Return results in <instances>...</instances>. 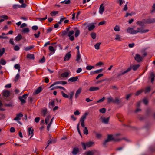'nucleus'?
Here are the masks:
<instances>
[{"instance_id": "nucleus-43", "label": "nucleus", "mask_w": 155, "mask_h": 155, "mask_svg": "<svg viewBox=\"0 0 155 155\" xmlns=\"http://www.w3.org/2000/svg\"><path fill=\"white\" fill-rule=\"evenodd\" d=\"M12 8L13 9H16L20 8V5L18 4H14L13 5Z\"/></svg>"}, {"instance_id": "nucleus-38", "label": "nucleus", "mask_w": 155, "mask_h": 155, "mask_svg": "<svg viewBox=\"0 0 155 155\" xmlns=\"http://www.w3.org/2000/svg\"><path fill=\"white\" fill-rule=\"evenodd\" d=\"M49 107L50 108H52L55 105L54 101H52L49 103Z\"/></svg>"}, {"instance_id": "nucleus-1", "label": "nucleus", "mask_w": 155, "mask_h": 155, "mask_svg": "<svg viewBox=\"0 0 155 155\" xmlns=\"http://www.w3.org/2000/svg\"><path fill=\"white\" fill-rule=\"evenodd\" d=\"M140 66V65L139 64L130 66L126 70L124 71H121L119 73H118L117 74V77H119L128 72L130 71L132 69L133 71H135Z\"/></svg>"}, {"instance_id": "nucleus-51", "label": "nucleus", "mask_w": 155, "mask_h": 155, "mask_svg": "<svg viewBox=\"0 0 155 155\" xmlns=\"http://www.w3.org/2000/svg\"><path fill=\"white\" fill-rule=\"evenodd\" d=\"M74 31H73V30L70 31L68 33V36L69 37H70L71 36H72V35L73 34H74Z\"/></svg>"}, {"instance_id": "nucleus-40", "label": "nucleus", "mask_w": 155, "mask_h": 155, "mask_svg": "<svg viewBox=\"0 0 155 155\" xmlns=\"http://www.w3.org/2000/svg\"><path fill=\"white\" fill-rule=\"evenodd\" d=\"M29 31V29L28 28H23L22 30V32L24 33H28Z\"/></svg>"}, {"instance_id": "nucleus-19", "label": "nucleus", "mask_w": 155, "mask_h": 155, "mask_svg": "<svg viewBox=\"0 0 155 155\" xmlns=\"http://www.w3.org/2000/svg\"><path fill=\"white\" fill-rule=\"evenodd\" d=\"M47 114V109L46 108L43 109L41 113V115L43 117H45L46 115Z\"/></svg>"}, {"instance_id": "nucleus-15", "label": "nucleus", "mask_w": 155, "mask_h": 155, "mask_svg": "<svg viewBox=\"0 0 155 155\" xmlns=\"http://www.w3.org/2000/svg\"><path fill=\"white\" fill-rule=\"evenodd\" d=\"M154 77H155V74L153 72H151L150 74V77H149V78L150 79L151 82L152 83H153L154 79Z\"/></svg>"}, {"instance_id": "nucleus-20", "label": "nucleus", "mask_w": 155, "mask_h": 155, "mask_svg": "<svg viewBox=\"0 0 155 155\" xmlns=\"http://www.w3.org/2000/svg\"><path fill=\"white\" fill-rule=\"evenodd\" d=\"M8 17L6 15L1 16H0V18H2V19H0V22L3 21L5 19H8Z\"/></svg>"}, {"instance_id": "nucleus-56", "label": "nucleus", "mask_w": 155, "mask_h": 155, "mask_svg": "<svg viewBox=\"0 0 155 155\" xmlns=\"http://www.w3.org/2000/svg\"><path fill=\"white\" fill-rule=\"evenodd\" d=\"M152 9L151 10V13H152L155 11V3L153 4L152 7Z\"/></svg>"}, {"instance_id": "nucleus-45", "label": "nucleus", "mask_w": 155, "mask_h": 155, "mask_svg": "<svg viewBox=\"0 0 155 155\" xmlns=\"http://www.w3.org/2000/svg\"><path fill=\"white\" fill-rule=\"evenodd\" d=\"M74 95V92L73 91H71L70 93L69 99L71 101H72L73 97Z\"/></svg>"}, {"instance_id": "nucleus-44", "label": "nucleus", "mask_w": 155, "mask_h": 155, "mask_svg": "<svg viewBox=\"0 0 155 155\" xmlns=\"http://www.w3.org/2000/svg\"><path fill=\"white\" fill-rule=\"evenodd\" d=\"M5 49L4 48H3L2 49H0V56H2L4 53Z\"/></svg>"}, {"instance_id": "nucleus-60", "label": "nucleus", "mask_w": 155, "mask_h": 155, "mask_svg": "<svg viewBox=\"0 0 155 155\" xmlns=\"http://www.w3.org/2000/svg\"><path fill=\"white\" fill-rule=\"evenodd\" d=\"M96 137L97 138H100L102 136V134L98 133H96Z\"/></svg>"}, {"instance_id": "nucleus-9", "label": "nucleus", "mask_w": 155, "mask_h": 155, "mask_svg": "<svg viewBox=\"0 0 155 155\" xmlns=\"http://www.w3.org/2000/svg\"><path fill=\"white\" fill-rule=\"evenodd\" d=\"M113 140L114 138L113 136L111 135H108L107 136V139L104 142L103 144L105 146L107 142L111 141Z\"/></svg>"}, {"instance_id": "nucleus-16", "label": "nucleus", "mask_w": 155, "mask_h": 155, "mask_svg": "<svg viewBox=\"0 0 155 155\" xmlns=\"http://www.w3.org/2000/svg\"><path fill=\"white\" fill-rule=\"evenodd\" d=\"M2 94L4 96L8 97L9 95L10 92L8 90H4L3 91Z\"/></svg>"}, {"instance_id": "nucleus-31", "label": "nucleus", "mask_w": 155, "mask_h": 155, "mask_svg": "<svg viewBox=\"0 0 155 155\" xmlns=\"http://www.w3.org/2000/svg\"><path fill=\"white\" fill-rule=\"evenodd\" d=\"M109 117L107 118H103L102 119L103 122L105 124L108 123L109 121Z\"/></svg>"}, {"instance_id": "nucleus-47", "label": "nucleus", "mask_w": 155, "mask_h": 155, "mask_svg": "<svg viewBox=\"0 0 155 155\" xmlns=\"http://www.w3.org/2000/svg\"><path fill=\"white\" fill-rule=\"evenodd\" d=\"M61 93L62 94V96L66 98H69V96L68 95L66 94L65 93H64L63 91H61Z\"/></svg>"}, {"instance_id": "nucleus-35", "label": "nucleus", "mask_w": 155, "mask_h": 155, "mask_svg": "<svg viewBox=\"0 0 155 155\" xmlns=\"http://www.w3.org/2000/svg\"><path fill=\"white\" fill-rule=\"evenodd\" d=\"M115 40H118V41H121V37L119 35H116Z\"/></svg>"}, {"instance_id": "nucleus-24", "label": "nucleus", "mask_w": 155, "mask_h": 155, "mask_svg": "<svg viewBox=\"0 0 155 155\" xmlns=\"http://www.w3.org/2000/svg\"><path fill=\"white\" fill-rule=\"evenodd\" d=\"M28 134L29 135H31L30 138H31L33 135L34 130L31 129V127H29L28 128Z\"/></svg>"}, {"instance_id": "nucleus-61", "label": "nucleus", "mask_w": 155, "mask_h": 155, "mask_svg": "<svg viewBox=\"0 0 155 155\" xmlns=\"http://www.w3.org/2000/svg\"><path fill=\"white\" fill-rule=\"evenodd\" d=\"M40 34V31H38L37 34H35L34 35L35 38H38L39 37Z\"/></svg>"}, {"instance_id": "nucleus-12", "label": "nucleus", "mask_w": 155, "mask_h": 155, "mask_svg": "<svg viewBox=\"0 0 155 155\" xmlns=\"http://www.w3.org/2000/svg\"><path fill=\"white\" fill-rule=\"evenodd\" d=\"M104 4L103 3H102L100 6L99 8V13L101 14L102 15L104 11Z\"/></svg>"}, {"instance_id": "nucleus-57", "label": "nucleus", "mask_w": 155, "mask_h": 155, "mask_svg": "<svg viewBox=\"0 0 155 155\" xmlns=\"http://www.w3.org/2000/svg\"><path fill=\"white\" fill-rule=\"evenodd\" d=\"M150 87H147L145 88V92L146 93L149 92L150 91Z\"/></svg>"}, {"instance_id": "nucleus-37", "label": "nucleus", "mask_w": 155, "mask_h": 155, "mask_svg": "<svg viewBox=\"0 0 155 155\" xmlns=\"http://www.w3.org/2000/svg\"><path fill=\"white\" fill-rule=\"evenodd\" d=\"M0 64L2 65H5L6 64L5 61L3 59H1L0 61Z\"/></svg>"}, {"instance_id": "nucleus-10", "label": "nucleus", "mask_w": 155, "mask_h": 155, "mask_svg": "<svg viewBox=\"0 0 155 155\" xmlns=\"http://www.w3.org/2000/svg\"><path fill=\"white\" fill-rule=\"evenodd\" d=\"M143 58V57L141 56L138 54H136L134 57L135 60L137 62H140L142 61Z\"/></svg>"}, {"instance_id": "nucleus-63", "label": "nucleus", "mask_w": 155, "mask_h": 155, "mask_svg": "<svg viewBox=\"0 0 155 155\" xmlns=\"http://www.w3.org/2000/svg\"><path fill=\"white\" fill-rule=\"evenodd\" d=\"M119 99L117 97L115 98V99H114V102L116 103H119Z\"/></svg>"}, {"instance_id": "nucleus-33", "label": "nucleus", "mask_w": 155, "mask_h": 155, "mask_svg": "<svg viewBox=\"0 0 155 155\" xmlns=\"http://www.w3.org/2000/svg\"><path fill=\"white\" fill-rule=\"evenodd\" d=\"M34 47V46L33 45L30 46L28 47H27L25 48V51H28L29 50L32 48H33Z\"/></svg>"}, {"instance_id": "nucleus-49", "label": "nucleus", "mask_w": 155, "mask_h": 155, "mask_svg": "<svg viewBox=\"0 0 155 155\" xmlns=\"http://www.w3.org/2000/svg\"><path fill=\"white\" fill-rule=\"evenodd\" d=\"M80 33V31L79 30H77L75 33V36L76 37H78Z\"/></svg>"}, {"instance_id": "nucleus-22", "label": "nucleus", "mask_w": 155, "mask_h": 155, "mask_svg": "<svg viewBox=\"0 0 155 155\" xmlns=\"http://www.w3.org/2000/svg\"><path fill=\"white\" fill-rule=\"evenodd\" d=\"M42 87L41 86L39 87L36 90L35 92L33 93V94H39L42 91Z\"/></svg>"}, {"instance_id": "nucleus-3", "label": "nucleus", "mask_w": 155, "mask_h": 155, "mask_svg": "<svg viewBox=\"0 0 155 155\" xmlns=\"http://www.w3.org/2000/svg\"><path fill=\"white\" fill-rule=\"evenodd\" d=\"M155 22V18H148L143 20L142 21H138L137 22V25L143 26L144 23H151Z\"/></svg>"}, {"instance_id": "nucleus-6", "label": "nucleus", "mask_w": 155, "mask_h": 155, "mask_svg": "<svg viewBox=\"0 0 155 155\" xmlns=\"http://www.w3.org/2000/svg\"><path fill=\"white\" fill-rule=\"evenodd\" d=\"M23 116V115L21 113L17 114H16V117L14 118V120L17 121L18 123L21 124V123L19 120H21V118Z\"/></svg>"}, {"instance_id": "nucleus-23", "label": "nucleus", "mask_w": 155, "mask_h": 155, "mask_svg": "<svg viewBox=\"0 0 155 155\" xmlns=\"http://www.w3.org/2000/svg\"><path fill=\"white\" fill-rule=\"evenodd\" d=\"M88 114V113L87 112H85V113H84L83 115L81 117L80 120L84 121L85 120V119L87 117V115Z\"/></svg>"}, {"instance_id": "nucleus-30", "label": "nucleus", "mask_w": 155, "mask_h": 155, "mask_svg": "<svg viewBox=\"0 0 155 155\" xmlns=\"http://www.w3.org/2000/svg\"><path fill=\"white\" fill-rule=\"evenodd\" d=\"M27 58L31 59H34V55L33 54H28L27 55Z\"/></svg>"}, {"instance_id": "nucleus-50", "label": "nucleus", "mask_w": 155, "mask_h": 155, "mask_svg": "<svg viewBox=\"0 0 155 155\" xmlns=\"http://www.w3.org/2000/svg\"><path fill=\"white\" fill-rule=\"evenodd\" d=\"M58 11H53L51 13V15L52 16H55L58 13Z\"/></svg>"}, {"instance_id": "nucleus-28", "label": "nucleus", "mask_w": 155, "mask_h": 155, "mask_svg": "<svg viewBox=\"0 0 155 155\" xmlns=\"http://www.w3.org/2000/svg\"><path fill=\"white\" fill-rule=\"evenodd\" d=\"M54 118V117H53L51 119L50 123L48 124L47 126V129L48 131L49 130L50 127L52 123L53 122Z\"/></svg>"}, {"instance_id": "nucleus-58", "label": "nucleus", "mask_w": 155, "mask_h": 155, "mask_svg": "<svg viewBox=\"0 0 155 155\" xmlns=\"http://www.w3.org/2000/svg\"><path fill=\"white\" fill-rule=\"evenodd\" d=\"M107 100L109 102H114V99L110 97L107 98Z\"/></svg>"}, {"instance_id": "nucleus-41", "label": "nucleus", "mask_w": 155, "mask_h": 155, "mask_svg": "<svg viewBox=\"0 0 155 155\" xmlns=\"http://www.w3.org/2000/svg\"><path fill=\"white\" fill-rule=\"evenodd\" d=\"M114 30L116 31H119L120 30V27L118 25H116L114 28Z\"/></svg>"}, {"instance_id": "nucleus-27", "label": "nucleus", "mask_w": 155, "mask_h": 155, "mask_svg": "<svg viewBox=\"0 0 155 155\" xmlns=\"http://www.w3.org/2000/svg\"><path fill=\"white\" fill-rule=\"evenodd\" d=\"M51 118V115L50 114H48L45 119V123L46 124H48L49 121L50 119Z\"/></svg>"}, {"instance_id": "nucleus-34", "label": "nucleus", "mask_w": 155, "mask_h": 155, "mask_svg": "<svg viewBox=\"0 0 155 155\" xmlns=\"http://www.w3.org/2000/svg\"><path fill=\"white\" fill-rule=\"evenodd\" d=\"M91 36L93 39H95L96 37V34L95 33L93 32L91 34Z\"/></svg>"}, {"instance_id": "nucleus-14", "label": "nucleus", "mask_w": 155, "mask_h": 155, "mask_svg": "<svg viewBox=\"0 0 155 155\" xmlns=\"http://www.w3.org/2000/svg\"><path fill=\"white\" fill-rule=\"evenodd\" d=\"M82 89V88L80 87L76 91L74 97L75 99H77Z\"/></svg>"}, {"instance_id": "nucleus-8", "label": "nucleus", "mask_w": 155, "mask_h": 155, "mask_svg": "<svg viewBox=\"0 0 155 155\" xmlns=\"http://www.w3.org/2000/svg\"><path fill=\"white\" fill-rule=\"evenodd\" d=\"M28 95V94H25L23 95L22 96H19V99L21 101V103H25V99L27 98Z\"/></svg>"}, {"instance_id": "nucleus-5", "label": "nucleus", "mask_w": 155, "mask_h": 155, "mask_svg": "<svg viewBox=\"0 0 155 155\" xmlns=\"http://www.w3.org/2000/svg\"><path fill=\"white\" fill-rule=\"evenodd\" d=\"M98 153V151L96 150H89L84 153L85 155H96Z\"/></svg>"}, {"instance_id": "nucleus-11", "label": "nucleus", "mask_w": 155, "mask_h": 155, "mask_svg": "<svg viewBox=\"0 0 155 155\" xmlns=\"http://www.w3.org/2000/svg\"><path fill=\"white\" fill-rule=\"evenodd\" d=\"M67 84V82L65 81H60L54 82L53 84L50 86V87H53L54 85L58 84H61L64 85Z\"/></svg>"}, {"instance_id": "nucleus-39", "label": "nucleus", "mask_w": 155, "mask_h": 155, "mask_svg": "<svg viewBox=\"0 0 155 155\" xmlns=\"http://www.w3.org/2000/svg\"><path fill=\"white\" fill-rule=\"evenodd\" d=\"M141 54L143 55V57H144V56H145L147 55V53L145 51V50H141Z\"/></svg>"}, {"instance_id": "nucleus-29", "label": "nucleus", "mask_w": 155, "mask_h": 155, "mask_svg": "<svg viewBox=\"0 0 155 155\" xmlns=\"http://www.w3.org/2000/svg\"><path fill=\"white\" fill-rule=\"evenodd\" d=\"M79 149L78 148H74L72 152V154L74 155H75L77 154L78 153V152Z\"/></svg>"}, {"instance_id": "nucleus-53", "label": "nucleus", "mask_w": 155, "mask_h": 155, "mask_svg": "<svg viewBox=\"0 0 155 155\" xmlns=\"http://www.w3.org/2000/svg\"><path fill=\"white\" fill-rule=\"evenodd\" d=\"M94 67V66H87L86 67V69L87 70H90Z\"/></svg>"}, {"instance_id": "nucleus-4", "label": "nucleus", "mask_w": 155, "mask_h": 155, "mask_svg": "<svg viewBox=\"0 0 155 155\" xmlns=\"http://www.w3.org/2000/svg\"><path fill=\"white\" fill-rule=\"evenodd\" d=\"M94 144V142L92 141H89L84 143L83 142H81V144L84 150H85L86 149V147H90L92 146Z\"/></svg>"}, {"instance_id": "nucleus-18", "label": "nucleus", "mask_w": 155, "mask_h": 155, "mask_svg": "<svg viewBox=\"0 0 155 155\" xmlns=\"http://www.w3.org/2000/svg\"><path fill=\"white\" fill-rule=\"evenodd\" d=\"M70 74V71L66 72L64 73H62L61 74V77L62 78H67Z\"/></svg>"}, {"instance_id": "nucleus-25", "label": "nucleus", "mask_w": 155, "mask_h": 155, "mask_svg": "<svg viewBox=\"0 0 155 155\" xmlns=\"http://www.w3.org/2000/svg\"><path fill=\"white\" fill-rule=\"evenodd\" d=\"M78 78V76L70 78L68 79V81L72 82H75L77 81Z\"/></svg>"}, {"instance_id": "nucleus-7", "label": "nucleus", "mask_w": 155, "mask_h": 155, "mask_svg": "<svg viewBox=\"0 0 155 155\" xmlns=\"http://www.w3.org/2000/svg\"><path fill=\"white\" fill-rule=\"evenodd\" d=\"M95 25L92 24H88L87 26L85 27L84 29L85 30H86L87 28H88L89 31H91L94 30L95 28Z\"/></svg>"}, {"instance_id": "nucleus-2", "label": "nucleus", "mask_w": 155, "mask_h": 155, "mask_svg": "<svg viewBox=\"0 0 155 155\" xmlns=\"http://www.w3.org/2000/svg\"><path fill=\"white\" fill-rule=\"evenodd\" d=\"M134 28L135 27L133 28L130 27L127 30V32L131 34H135L139 32L141 33H145L148 32L149 31L148 29H143L139 28H137V30H134Z\"/></svg>"}, {"instance_id": "nucleus-17", "label": "nucleus", "mask_w": 155, "mask_h": 155, "mask_svg": "<svg viewBox=\"0 0 155 155\" xmlns=\"http://www.w3.org/2000/svg\"><path fill=\"white\" fill-rule=\"evenodd\" d=\"M99 89V87L92 86L90 87L89 91H93L98 90Z\"/></svg>"}, {"instance_id": "nucleus-55", "label": "nucleus", "mask_w": 155, "mask_h": 155, "mask_svg": "<svg viewBox=\"0 0 155 155\" xmlns=\"http://www.w3.org/2000/svg\"><path fill=\"white\" fill-rule=\"evenodd\" d=\"M3 106V104H2V101L0 100V110L3 111L5 110V109L2 107Z\"/></svg>"}, {"instance_id": "nucleus-52", "label": "nucleus", "mask_w": 155, "mask_h": 155, "mask_svg": "<svg viewBox=\"0 0 155 155\" xmlns=\"http://www.w3.org/2000/svg\"><path fill=\"white\" fill-rule=\"evenodd\" d=\"M45 58L43 56L42 58L39 60V62L40 63H42L45 62Z\"/></svg>"}, {"instance_id": "nucleus-59", "label": "nucleus", "mask_w": 155, "mask_h": 155, "mask_svg": "<svg viewBox=\"0 0 155 155\" xmlns=\"http://www.w3.org/2000/svg\"><path fill=\"white\" fill-rule=\"evenodd\" d=\"M9 43L12 44V45H15V43L13 38H11L9 40Z\"/></svg>"}, {"instance_id": "nucleus-26", "label": "nucleus", "mask_w": 155, "mask_h": 155, "mask_svg": "<svg viewBox=\"0 0 155 155\" xmlns=\"http://www.w3.org/2000/svg\"><path fill=\"white\" fill-rule=\"evenodd\" d=\"M81 60V55L79 51H78V52L76 60L78 62H80Z\"/></svg>"}, {"instance_id": "nucleus-13", "label": "nucleus", "mask_w": 155, "mask_h": 155, "mask_svg": "<svg viewBox=\"0 0 155 155\" xmlns=\"http://www.w3.org/2000/svg\"><path fill=\"white\" fill-rule=\"evenodd\" d=\"M49 50L51 52L49 54V56L53 54L55 51L56 49L52 46H50L49 47Z\"/></svg>"}, {"instance_id": "nucleus-32", "label": "nucleus", "mask_w": 155, "mask_h": 155, "mask_svg": "<svg viewBox=\"0 0 155 155\" xmlns=\"http://www.w3.org/2000/svg\"><path fill=\"white\" fill-rule=\"evenodd\" d=\"M22 38V36L21 35L18 34V35L15 38V40L16 41H18Z\"/></svg>"}, {"instance_id": "nucleus-46", "label": "nucleus", "mask_w": 155, "mask_h": 155, "mask_svg": "<svg viewBox=\"0 0 155 155\" xmlns=\"http://www.w3.org/2000/svg\"><path fill=\"white\" fill-rule=\"evenodd\" d=\"M143 90L142 89H140L137 91L135 93V95L136 96L138 95L140 93H141L143 91Z\"/></svg>"}, {"instance_id": "nucleus-36", "label": "nucleus", "mask_w": 155, "mask_h": 155, "mask_svg": "<svg viewBox=\"0 0 155 155\" xmlns=\"http://www.w3.org/2000/svg\"><path fill=\"white\" fill-rule=\"evenodd\" d=\"M101 44L100 43H97L94 45V47L96 49L98 50L100 49V46Z\"/></svg>"}, {"instance_id": "nucleus-62", "label": "nucleus", "mask_w": 155, "mask_h": 155, "mask_svg": "<svg viewBox=\"0 0 155 155\" xmlns=\"http://www.w3.org/2000/svg\"><path fill=\"white\" fill-rule=\"evenodd\" d=\"M102 69H100L98 70H97L95 71H94V72L93 73H99L101 72L102 71Z\"/></svg>"}, {"instance_id": "nucleus-42", "label": "nucleus", "mask_w": 155, "mask_h": 155, "mask_svg": "<svg viewBox=\"0 0 155 155\" xmlns=\"http://www.w3.org/2000/svg\"><path fill=\"white\" fill-rule=\"evenodd\" d=\"M83 132L86 135H87L88 134V130L87 128L86 127H84L83 130Z\"/></svg>"}, {"instance_id": "nucleus-64", "label": "nucleus", "mask_w": 155, "mask_h": 155, "mask_svg": "<svg viewBox=\"0 0 155 155\" xmlns=\"http://www.w3.org/2000/svg\"><path fill=\"white\" fill-rule=\"evenodd\" d=\"M14 49L15 51H18L20 49V47L18 45H16L14 47Z\"/></svg>"}, {"instance_id": "nucleus-48", "label": "nucleus", "mask_w": 155, "mask_h": 155, "mask_svg": "<svg viewBox=\"0 0 155 155\" xmlns=\"http://www.w3.org/2000/svg\"><path fill=\"white\" fill-rule=\"evenodd\" d=\"M20 75L19 73L17 74L15 77L14 81L15 82H16L19 79Z\"/></svg>"}, {"instance_id": "nucleus-54", "label": "nucleus", "mask_w": 155, "mask_h": 155, "mask_svg": "<svg viewBox=\"0 0 155 155\" xmlns=\"http://www.w3.org/2000/svg\"><path fill=\"white\" fill-rule=\"evenodd\" d=\"M99 111L100 112L102 113H104L106 112V110L105 108H103L100 109Z\"/></svg>"}, {"instance_id": "nucleus-21", "label": "nucleus", "mask_w": 155, "mask_h": 155, "mask_svg": "<svg viewBox=\"0 0 155 155\" xmlns=\"http://www.w3.org/2000/svg\"><path fill=\"white\" fill-rule=\"evenodd\" d=\"M71 54L70 52H69V53H67L66 54V55L64 57V61H68V60H69V59H70V58L71 57Z\"/></svg>"}]
</instances>
